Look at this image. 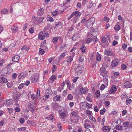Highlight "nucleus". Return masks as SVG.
Returning a JSON list of instances; mask_svg holds the SVG:
<instances>
[{"label": "nucleus", "mask_w": 132, "mask_h": 132, "mask_svg": "<svg viewBox=\"0 0 132 132\" xmlns=\"http://www.w3.org/2000/svg\"><path fill=\"white\" fill-rule=\"evenodd\" d=\"M100 75L103 77V81L104 83L106 85L108 83L107 78L108 76L107 71L106 70V69L104 67H103L100 69Z\"/></svg>", "instance_id": "nucleus-1"}, {"label": "nucleus", "mask_w": 132, "mask_h": 132, "mask_svg": "<svg viewBox=\"0 0 132 132\" xmlns=\"http://www.w3.org/2000/svg\"><path fill=\"white\" fill-rule=\"evenodd\" d=\"M84 122V125L85 128L91 127L94 128H95L94 125L88 119L85 120Z\"/></svg>", "instance_id": "nucleus-2"}, {"label": "nucleus", "mask_w": 132, "mask_h": 132, "mask_svg": "<svg viewBox=\"0 0 132 132\" xmlns=\"http://www.w3.org/2000/svg\"><path fill=\"white\" fill-rule=\"evenodd\" d=\"M85 112L86 114L88 117L89 118L92 120L93 122H96V119L93 116V114L91 111L87 110H86Z\"/></svg>", "instance_id": "nucleus-3"}, {"label": "nucleus", "mask_w": 132, "mask_h": 132, "mask_svg": "<svg viewBox=\"0 0 132 132\" xmlns=\"http://www.w3.org/2000/svg\"><path fill=\"white\" fill-rule=\"evenodd\" d=\"M98 29L97 28H95L91 31L90 32L92 35L94 36L93 39H92V41L93 42H95L97 40V39L95 36L98 34Z\"/></svg>", "instance_id": "nucleus-4"}, {"label": "nucleus", "mask_w": 132, "mask_h": 132, "mask_svg": "<svg viewBox=\"0 0 132 132\" xmlns=\"http://www.w3.org/2000/svg\"><path fill=\"white\" fill-rule=\"evenodd\" d=\"M95 22V19L94 17H92L86 21V25L88 28H90Z\"/></svg>", "instance_id": "nucleus-5"}, {"label": "nucleus", "mask_w": 132, "mask_h": 132, "mask_svg": "<svg viewBox=\"0 0 132 132\" xmlns=\"http://www.w3.org/2000/svg\"><path fill=\"white\" fill-rule=\"evenodd\" d=\"M60 119L63 120L65 119L67 116V113L66 112L62 110H59L58 111Z\"/></svg>", "instance_id": "nucleus-6"}, {"label": "nucleus", "mask_w": 132, "mask_h": 132, "mask_svg": "<svg viewBox=\"0 0 132 132\" xmlns=\"http://www.w3.org/2000/svg\"><path fill=\"white\" fill-rule=\"evenodd\" d=\"M34 22L35 24L36 25L39 24L43 20L42 17H34Z\"/></svg>", "instance_id": "nucleus-7"}, {"label": "nucleus", "mask_w": 132, "mask_h": 132, "mask_svg": "<svg viewBox=\"0 0 132 132\" xmlns=\"http://www.w3.org/2000/svg\"><path fill=\"white\" fill-rule=\"evenodd\" d=\"M83 68L84 67L82 65H79L75 69V71L76 72L81 73L82 72Z\"/></svg>", "instance_id": "nucleus-8"}, {"label": "nucleus", "mask_w": 132, "mask_h": 132, "mask_svg": "<svg viewBox=\"0 0 132 132\" xmlns=\"http://www.w3.org/2000/svg\"><path fill=\"white\" fill-rule=\"evenodd\" d=\"M117 89V87L115 85H112L108 91V93L110 94H113L116 92Z\"/></svg>", "instance_id": "nucleus-9"}, {"label": "nucleus", "mask_w": 132, "mask_h": 132, "mask_svg": "<svg viewBox=\"0 0 132 132\" xmlns=\"http://www.w3.org/2000/svg\"><path fill=\"white\" fill-rule=\"evenodd\" d=\"M13 103L11 99H8L5 101L3 103V105L4 106H9L10 105L12 104Z\"/></svg>", "instance_id": "nucleus-10"}, {"label": "nucleus", "mask_w": 132, "mask_h": 132, "mask_svg": "<svg viewBox=\"0 0 132 132\" xmlns=\"http://www.w3.org/2000/svg\"><path fill=\"white\" fill-rule=\"evenodd\" d=\"M123 127L126 128H132V123L128 122H125L123 124Z\"/></svg>", "instance_id": "nucleus-11"}, {"label": "nucleus", "mask_w": 132, "mask_h": 132, "mask_svg": "<svg viewBox=\"0 0 132 132\" xmlns=\"http://www.w3.org/2000/svg\"><path fill=\"white\" fill-rule=\"evenodd\" d=\"M27 72H22L19 74L18 78L19 79L24 78L27 76Z\"/></svg>", "instance_id": "nucleus-12"}, {"label": "nucleus", "mask_w": 132, "mask_h": 132, "mask_svg": "<svg viewBox=\"0 0 132 132\" xmlns=\"http://www.w3.org/2000/svg\"><path fill=\"white\" fill-rule=\"evenodd\" d=\"M79 117L78 115L73 117H71V121L72 122L77 123L78 122L79 119Z\"/></svg>", "instance_id": "nucleus-13"}, {"label": "nucleus", "mask_w": 132, "mask_h": 132, "mask_svg": "<svg viewBox=\"0 0 132 132\" xmlns=\"http://www.w3.org/2000/svg\"><path fill=\"white\" fill-rule=\"evenodd\" d=\"M21 96V94L20 93L14 94L13 95V97L14 101L16 102H18Z\"/></svg>", "instance_id": "nucleus-14"}, {"label": "nucleus", "mask_w": 132, "mask_h": 132, "mask_svg": "<svg viewBox=\"0 0 132 132\" xmlns=\"http://www.w3.org/2000/svg\"><path fill=\"white\" fill-rule=\"evenodd\" d=\"M33 103L32 102H29L28 104V109L26 111L27 112H29V110L30 111L32 112L33 111Z\"/></svg>", "instance_id": "nucleus-15"}, {"label": "nucleus", "mask_w": 132, "mask_h": 132, "mask_svg": "<svg viewBox=\"0 0 132 132\" xmlns=\"http://www.w3.org/2000/svg\"><path fill=\"white\" fill-rule=\"evenodd\" d=\"M86 102H81L79 104L80 107V109L81 110H85L86 109Z\"/></svg>", "instance_id": "nucleus-16"}, {"label": "nucleus", "mask_w": 132, "mask_h": 132, "mask_svg": "<svg viewBox=\"0 0 132 132\" xmlns=\"http://www.w3.org/2000/svg\"><path fill=\"white\" fill-rule=\"evenodd\" d=\"M0 81L2 83L7 82L8 80L5 76H3L2 75L0 77Z\"/></svg>", "instance_id": "nucleus-17"}, {"label": "nucleus", "mask_w": 132, "mask_h": 132, "mask_svg": "<svg viewBox=\"0 0 132 132\" xmlns=\"http://www.w3.org/2000/svg\"><path fill=\"white\" fill-rule=\"evenodd\" d=\"M80 93L82 94H85L88 92V89L86 87L83 88H81L79 90Z\"/></svg>", "instance_id": "nucleus-18"}, {"label": "nucleus", "mask_w": 132, "mask_h": 132, "mask_svg": "<svg viewBox=\"0 0 132 132\" xmlns=\"http://www.w3.org/2000/svg\"><path fill=\"white\" fill-rule=\"evenodd\" d=\"M124 86L125 88H131L132 85L129 82L126 81L124 83Z\"/></svg>", "instance_id": "nucleus-19"}, {"label": "nucleus", "mask_w": 132, "mask_h": 132, "mask_svg": "<svg viewBox=\"0 0 132 132\" xmlns=\"http://www.w3.org/2000/svg\"><path fill=\"white\" fill-rule=\"evenodd\" d=\"M73 59V56H68L66 58V61L68 63H70L72 61Z\"/></svg>", "instance_id": "nucleus-20"}, {"label": "nucleus", "mask_w": 132, "mask_h": 132, "mask_svg": "<svg viewBox=\"0 0 132 132\" xmlns=\"http://www.w3.org/2000/svg\"><path fill=\"white\" fill-rule=\"evenodd\" d=\"M19 56L18 55H16L13 57L12 59V61L14 62H17L19 60Z\"/></svg>", "instance_id": "nucleus-21"}, {"label": "nucleus", "mask_w": 132, "mask_h": 132, "mask_svg": "<svg viewBox=\"0 0 132 132\" xmlns=\"http://www.w3.org/2000/svg\"><path fill=\"white\" fill-rule=\"evenodd\" d=\"M43 31L40 32L38 34V38L40 40H44L45 39V36L43 35Z\"/></svg>", "instance_id": "nucleus-22"}, {"label": "nucleus", "mask_w": 132, "mask_h": 132, "mask_svg": "<svg viewBox=\"0 0 132 132\" xmlns=\"http://www.w3.org/2000/svg\"><path fill=\"white\" fill-rule=\"evenodd\" d=\"M104 54L107 55L111 56L113 54V52L112 51L109 50H108L105 51L104 52Z\"/></svg>", "instance_id": "nucleus-23"}, {"label": "nucleus", "mask_w": 132, "mask_h": 132, "mask_svg": "<svg viewBox=\"0 0 132 132\" xmlns=\"http://www.w3.org/2000/svg\"><path fill=\"white\" fill-rule=\"evenodd\" d=\"M110 128L108 126H105L103 127L102 130L104 132H109L110 130Z\"/></svg>", "instance_id": "nucleus-24"}, {"label": "nucleus", "mask_w": 132, "mask_h": 132, "mask_svg": "<svg viewBox=\"0 0 132 132\" xmlns=\"http://www.w3.org/2000/svg\"><path fill=\"white\" fill-rule=\"evenodd\" d=\"M73 13V14L74 15H75L76 17H79L81 15V13L77 11L74 12Z\"/></svg>", "instance_id": "nucleus-25"}, {"label": "nucleus", "mask_w": 132, "mask_h": 132, "mask_svg": "<svg viewBox=\"0 0 132 132\" xmlns=\"http://www.w3.org/2000/svg\"><path fill=\"white\" fill-rule=\"evenodd\" d=\"M8 10L6 8L2 9L1 11L0 12L2 14H5L7 13Z\"/></svg>", "instance_id": "nucleus-26"}, {"label": "nucleus", "mask_w": 132, "mask_h": 132, "mask_svg": "<svg viewBox=\"0 0 132 132\" xmlns=\"http://www.w3.org/2000/svg\"><path fill=\"white\" fill-rule=\"evenodd\" d=\"M44 13V9L43 8H40L37 12L38 14L40 16L43 15Z\"/></svg>", "instance_id": "nucleus-27"}, {"label": "nucleus", "mask_w": 132, "mask_h": 132, "mask_svg": "<svg viewBox=\"0 0 132 132\" xmlns=\"http://www.w3.org/2000/svg\"><path fill=\"white\" fill-rule=\"evenodd\" d=\"M34 82H37L39 79V75L38 74H36L34 75Z\"/></svg>", "instance_id": "nucleus-28"}, {"label": "nucleus", "mask_w": 132, "mask_h": 132, "mask_svg": "<svg viewBox=\"0 0 132 132\" xmlns=\"http://www.w3.org/2000/svg\"><path fill=\"white\" fill-rule=\"evenodd\" d=\"M89 5L87 6L88 8H91L92 6L94 7H96V4L95 3H92L91 2L89 3Z\"/></svg>", "instance_id": "nucleus-29"}, {"label": "nucleus", "mask_w": 132, "mask_h": 132, "mask_svg": "<svg viewBox=\"0 0 132 132\" xmlns=\"http://www.w3.org/2000/svg\"><path fill=\"white\" fill-rule=\"evenodd\" d=\"M59 38L61 39V38L59 37L53 38L52 40L53 42L55 44L58 41V39Z\"/></svg>", "instance_id": "nucleus-30"}, {"label": "nucleus", "mask_w": 132, "mask_h": 132, "mask_svg": "<svg viewBox=\"0 0 132 132\" xmlns=\"http://www.w3.org/2000/svg\"><path fill=\"white\" fill-rule=\"evenodd\" d=\"M11 30L13 32H15L17 31V25H15L11 28Z\"/></svg>", "instance_id": "nucleus-31"}, {"label": "nucleus", "mask_w": 132, "mask_h": 132, "mask_svg": "<svg viewBox=\"0 0 132 132\" xmlns=\"http://www.w3.org/2000/svg\"><path fill=\"white\" fill-rule=\"evenodd\" d=\"M111 65L113 67H114L118 64V63L115 61H112L111 63Z\"/></svg>", "instance_id": "nucleus-32"}, {"label": "nucleus", "mask_w": 132, "mask_h": 132, "mask_svg": "<svg viewBox=\"0 0 132 132\" xmlns=\"http://www.w3.org/2000/svg\"><path fill=\"white\" fill-rule=\"evenodd\" d=\"M66 54L65 52L62 53L60 55L59 57V59L61 60L63 59L65 56Z\"/></svg>", "instance_id": "nucleus-33"}, {"label": "nucleus", "mask_w": 132, "mask_h": 132, "mask_svg": "<svg viewBox=\"0 0 132 132\" xmlns=\"http://www.w3.org/2000/svg\"><path fill=\"white\" fill-rule=\"evenodd\" d=\"M122 126L119 125H118L116 126V130H122Z\"/></svg>", "instance_id": "nucleus-34"}, {"label": "nucleus", "mask_w": 132, "mask_h": 132, "mask_svg": "<svg viewBox=\"0 0 132 132\" xmlns=\"http://www.w3.org/2000/svg\"><path fill=\"white\" fill-rule=\"evenodd\" d=\"M101 55L98 52L97 53L96 56V59L97 61H100L101 59Z\"/></svg>", "instance_id": "nucleus-35"}, {"label": "nucleus", "mask_w": 132, "mask_h": 132, "mask_svg": "<svg viewBox=\"0 0 132 132\" xmlns=\"http://www.w3.org/2000/svg\"><path fill=\"white\" fill-rule=\"evenodd\" d=\"M60 96L56 95L53 98V100L55 101H59L60 98Z\"/></svg>", "instance_id": "nucleus-36"}, {"label": "nucleus", "mask_w": 132, "mask_h": 132, "mask_svg": "<svg viewBox=\"0 0 132 132\" xmlns=\"http://www.w3.org/2000/svg\"><path fill=\"white\" fill-rule=\"evenodd\" d=\"M57 126L59 128V131H60L62 130V127L61 126V123H58L57 124Z\"/></svg>", "instance_id": "nucleus-37"}, {"label": "nucleus", "mask_w": 132, "mask_h": 132, "mask_svg": "<svg viewBox=\"0 0 132 132\" xmlns=\"http://www.w3.org/2000/svg\"><path fill=\"white\" fill-rule=\"evenodd\" d=\"M132 102L131 99L129 98H127L126 100V105H128L131 103Z\"/></svg>", "instance_id": "nucleus-38"}, {"label": "nucleus", "mask_w": 132, "mask_h": 132, "mask_svg": "<svg viewBox=\"0 0 132 132\" xmlns=\"http://www.w3.org/2000/svg\"><path fill=\"white\" fill-rule=\"evenodd\" d=\"M71 117H73L76 116L78 115L77 112L76 111H73L71 113Z\"/></svg>", "instance_id": "nucleus-39"}, {"label": "nucleus", "mask_w": 132, "mask_h": 132, "mask_svg": "<svg viewBox=\"0 0 132 132\" xmlns=\"http://www.w3.org/2000/svg\"><path fill=\"white\" fill-rule=\"evenodd\" d=\"M22 50H23L24 51L27 52L29 50V48L26 46H24L21 48Z\"/></svg>", "instance_id": "nucleus-40"}, {"label": "nucleus", "mask_w": 132, "mask_h": 132, "mask_svg": "<svg viewBox=\"0 0 132 132\" xmlns=\"http://www.w3.org/2000/svg\"><path fill=\"white\" fill-rule=\"evenodd\" d=\"M78 34H75L73 36L72 39L73 41H75L78 39Z\"/></svg>", "instance_id": "nucleus-41"}, {"label": "nucleus", "mask_w": 132, "mask_h": 132, "mask_svg": "<svg viewBox=\"0 0 132 132\" xmlns=\"http://www.w3.org/2000/svg\"><path fill=\"white\" fill-rule=\"evenodd\" d=\"M56 78V76L54 75H52L50 79L52 81H54Z\"/></svg>", "instance_id": "nucleus-42"}, {"label": "nucleus", "mask_w": 132, "mask_h": 132, "mask_svg": "<svg viewBox=\"0 0 132 132\" xmlns=\"http://www.w3.org/2000/svg\"><path fill=\"white\" fill-rule=\"evenodd\" d=\"M86 47L84 46H82L81 47L80 49L82 51V53L83 54H85L86 50Z\"/></svg>", "instance_id": "nucleus-43"}, {"label": "nucleus", "mask_w": 132, "mask_h": 132, "mask_svg": "<svg viewBox=\"0 0 132 132\" xmlns=\"http://www.w3.org/2000/svg\"><path fill=\"white\" fill-rule=\"evenodd\" d=\"M120 26L119 25H116L114 27V29L116 31H118L120 29Z\"/></svg>", "instance_id": "nucleus-44"}, {"label": "nucleus", "mask_w": 132, "mask_h": 132, "mask_svg": "<svg viewBox=\"0 0 132 132\" xmlns=\"http://www.w3.org/2000/svg\"><path fill=\"white\" fill-rule=\"evenodd\" d=\"M106 111V110L105 108H103L100 111V113L101 115H103Z\"/></svg>", "instance_id": "nucleus-45"}, {"label": "nucleus", "mask_w": 132, "mask_h": 132, "mask_svg": "<svg viewBox=\"0 0 132 132\" xmlns=\"http://www.w3.org/2000/svg\"><path fill=\"white\" fill-rule=\"evenodd\" d=\"M46 118L49 120H53V116L52 115H50L48 117H46Z\"/></svg>", "instance_id": "nucleus-46"}, {"label": "nucleus", "mask_w": 132, "mask_h": 132, "mask_svg": "<svg viewBox=\"0 0 132 132\" xmlns=\"http://www.w3.org/2000/svg\"><path fill=\"white\" fill-rule=\"evenodd\" d=\"M121 119H117V121L115 122L114 121V122H113L112 124H121Z\"/></svg>", "instance_id": "nucleus-47"}, {"label": "nucleus", "mask_w": 132, "mask_h": 132, "mask_svg": "<svg viewBox=\"0 0 132 132\" xmlns=\"http://www.w3.org/2000/svg\"><path fill=\"white\" fill-rule=\"evenodd\" d=\"M67 98L68 100H72L73 98V97L72 95L71 94H69L68 95Z\"/></svg>", "instance_id": "nucleus-48"}, {"label": "nucleus", "mask_w": 132, "mask_h": 132, "mask_svg": "<svg viewBox=\"0 0 132 132\" xmlns=\"http://www.w3.org/2000/svg\"><path fill=\"white\" fill-rule=\"evenodd\" d=\"M105 84V85H104V84H102L101 86L100 87V89L101 90H103L105 88L106 85V86H107L108 84L107 85H106Z\"/></svg>", "instance_id": "nucleus-49"}, {"label": "nucleus", "mask_w": 132, "mask_h": 132, "mask_svg": "<svg viewBox=\"0 0 132 132\" xmlns=\"http://www.w3.org/2000/svg\"><path fill=\"white\" fill-rule=\"evenodd\" d=\"M37 97L38 99H39L40 98V92L39 90L37 89V92L36 93Z\"/></svg>", "instance_id": "nucleus-50"}, {"label": "nucleus", "mask_w": 132, "mask_h": 132, "mask_svg": "<svg viewBox=\"0 0 132 132\" xmlns=\"http://www.w3.org/2000/svg\"><path fill=\"white\" fill-rule=\"evenodd\" d=\"M24 86V83H21L19 85V86L18 87V89H21Z\"/></svg>", "instance_id": "nucleus-51"}, {"label": "nucleus", "mask_w": 132, "mask_h": 132, "mask_svg": "<svg viewBox=\"0 0 132 132\" xmlns=\"http://www.w3.org/2000/svg\"><path fill=\"white\" fill-rule=\"evenodd\" d=\"M57 67L56 65H54L52 69V73L54 72L56 70Z\"/></svg>", "instance_id": "nucleus-52"}, {"label": "nucleus", "mask_w": 132, "mask_h": 132, "mask_svg": "<svg viewBox=\"0 0 132 132\" xmlns=\"http://www.w3.org/2000/svg\"><path fill=\"white\" fill-rule=\"evenodd\" d=\"M86 107L88 109H89L92 108V104H89L88 103H86Z\"/></svg>", "instance_id": "nucleus-53"}, {"label": "nucleus", "mask_w": 132, "mask_h": 132, "mask_svg": "<svg viewBox=\"0 0 132 132\" xmlns=\"http://www.w3.org/2000/svg\"><path fill=\"white\" fill-rule=\"evenodd\" d=\"M26 128L24 127L19 128H18V131H22L25 130H26Z\"/></svg>", "instance_id": "nucleus-54"}, {"label": "nucleus", "mask_w": 132, "mask_h": 132, "mask_svg": "<svg viewBox=\"0 0 132 132\" xmlns=\"http://www.w3.org/2000/svg\"><path fill=\"white\" fill-rule=\"evenodd\" d=\"M47 20L48 21H49L50 22H53L54 21V20L53 18L51 16H49L47 17Z\"/></svg>", "instance_id": "nucleus-55"}, {"label": "nucleus", "mask_w": 132, "mask_h": 132, "mask_svg": "<svg viewBox=\"0 0 132 132\" xmlns=\"http://www.w3.org/2000/svg\"><path fill=\"white\" fill-rule=\"evenodd\" d=\"M79 57V61L80 62H82L84 61V55H82L80 56Z\"/></svg>", "instance_id": "nucleus-56"}, {"label": "nucleus", "mask_w": 132, "mask_h": 132, "mask_svg": "<svg viewBox=\"0 0 132 132\" xmlns=\"http://www.w3.org/2000/svg\"><path fill=\"white\" fill-rule=\"evenodd\" d=\"M17 76V74L16 73H14L12 74L11 75L12 77L14 79H15L16 78Z\"/></svg>", "instance_id": "nucleus-57"}, {"label": "nucleus", "mask_w": 132, "mask_h": 132, "mask_svg": "<svg viewBox=\"0 0 132 132\" xmlns=\"http://www.w3.org/2000/svg\"><path fill=\"white\" fill-rule=\"evenodd\" d=\"M58 14V12L56 11H55L53 12L52 14L53 16H56Z\"/></svg>", "instance_id": "nucleus-58"}, {"label": "nucleus", "mask_w": 132, "mask_h": 132, "mask_svg": "<svg viewBox=\"0 0 132 132\" xmlns=\"http://www.w3.org/2000/svg\"><path fill=\"white\" fill-rule=\"evenodd\" d=\"M86 100L87 101L89 102H91L92 101L90 96L89 95H88L86 97Z\"/></svg>", "instance_id": "nucleus-59"}, {"label": "nucleus", "mask_w": 132, "mask_h": 132, "mask_svg": "<svg viewBox=\"0 0 132 132\" xmlns=\"http://www.w3.org/2000/svg\"><path fill=\"white\" fill-rule=\"evenodd\" d=\"M24 119L23 118H21L19 120L20 123L22 124H23L24 122Z\"/></svg>", "instance_id": "nucleus-60"}, {"label": "nucleus", "mask_w": 132, "mask_h": 132, "mask_svg": "<svg viewBox=\"0 0 132 132\" xmlns=\"http://www.w3.org/2000/svg\"><path fill=\"white\" fill-rule=\"evenodd\" d=\"M119 73L118 72H115L113 73V75L116 77H118L119 75Z\"/></svg>", "instance_id": "nucleus-61"}, {"label": "nucleus", "mask_w": 132, "mask_h": 132, "mask_svg": "<svg viewBox=\"0 0 132 132\" xmlns=\"http://www.w3.org/2000/svg\"><path fill=\"white\" fill-rule=\"evenodd\" d=\"M39 52L42 54H43L44 53V50L40 48L39 50Z\"/></svg>", "instance_id": "nucleus-62"}, {"label": "nucleus", "mask_w": 132, "mask_h": 132, "mask_svg": "<svg viewBox=\"0 0 132 132\" xmlns=\"http://www.w3.org/2000/svg\"><path fill=\"white\" fill-rule=\"evenodd\" d=\"M118 19L120 21L122 22L123 21V19L120 15H119L118 17Z\"/></svg>", "instance_id": "nucleus-63"}, {"label": "nucleus", "mask_w": 132, "mask_h": 132, "mask_svg": "<svg viewBox=\"0 0 132 132\" xmlns=\"http://www.w3.org/2000/svg\"><path fill=\"white\" fill-rule=\"evenodd\" d=\"M94 110L95 112H97L99 110V109L96 106H95L94 108Z\"/></svg>", "instance_id": "nucleus-64"}]
</instances>
